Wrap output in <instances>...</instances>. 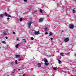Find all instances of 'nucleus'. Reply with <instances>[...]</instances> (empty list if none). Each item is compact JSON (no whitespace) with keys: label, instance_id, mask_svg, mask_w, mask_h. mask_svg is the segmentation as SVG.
Segmentation results:
<instances>
[{"label":"nucleus","instance_id":"obj_1","mask_svg":"<svg viewBox=\"0 0 76 76\" xmlns=\"http://www.w3.org/2000/svg\"><path fill=\"white\" fill-rule=\"evenodd\" d=\"M44 62H45V64L46 66H48L49 64H48V60L47 59H46L44 60Z\"/></svg>","mask_w":76,"mask_h":76},{"label":"nucleus","instance_id":"obj_2","mask_svg":"<svg viewBox=\"0 0 76 76\" xmlns=\"http://www.w3.org/2000/svg\"><path fill=\"white\" fill-rule=\"evenodd\" d=\"M69 28L70 29H73V28H74V26L72 24H69Z\"/></svg>","mask_w":76,"mask_h":76},{"label":"nucleus","instance_id":"obj_3","mask_svg":"<svg viewBox=\"0 0 76 76\" xmlns=\"http://www.w3.org/2000/svg\"><path fill=\"white\" fill-rule=\"evenodd\" d=\"M28 28H31V24H32V22H30L28 23Z\"/></svg>","mask_w":76,"mask_h":76},{"label":"nucleus","instance_id":"obj_4","mask_svg":"<svg viewBox=\"0 0 76 76\" xmlns=\"http://www.w3.org/2000/svg\"><path fill=\"white\" fill-rule=\"evenodd\" d=\"M39 31H35L34 32V34H35V35H39Z\"/></svg>","mask_w":76,"mask_h":76},{"label":"nucleus","instance_id":"obj_5","mask_svg":"<svg viewBox=\"0 0 76 76\" xmlns=\"http://www.w3.org/2000/svg\"><path fill=\"white\" fill-rule=\"evenodd\" d=\"M64 41L65 42H68L69 41V38H66L64 39Z\"/></svg>","mask_w":76,"mask_h":76},{"label":"nucleus","instance_id":"obj_6","mask_svg":"<svg viewBox=\"0 0 76 76\" xmlns=\"http://www.w3.org/2000/svg\"><path fill=\"white\" fill-rule=\"evenodd\" d=\"M4 16H7L8 17H10V18H11V16L7 15V13L6 12H5L4 13Z\"/></svg>","mask_w":76,"mask_h":76},{"label":"nucleus","instance_id":"obj_7","mask_svg":"<svg viewBox=\"0 0 76 76\" xmlns=\"http://www.w3.org/2000/svg\"><path fill=\"white\" fill-rule=\"evenodd\" d=\"M44 20V18H41L39 20V22H42L43 20Z\"/></svg>","mask_w":76,"mask_h":76},{"label":"nucleus","instance_id":"obj_8","mask_svg":"<svg viewBox=\"0 0 76 76\" xmlns=\"http://www.w3.org/2000/svg\"><path fill=\"white\" fill-rule=\"evenodd\" d=\"M22 41L23 42H24V43H26V41L25 39H23L22 40Z\"/></svg>","mask_w":76,"mask_h":76},{"label":"nucleus","instance_id":"obj_9","mask_svg":"<svg viewBox=\"0 0 76 76\" xmlns=\"http://www.w3.org/2000/svg\"><path fill=\"white\" fill-rule=\"evenodd\" d=\"M72 12H73V13H75L76 12V10H74V9H73Z\"/></svg>","mask_w":76,"mask_h":76},{"label":"nucleus","instance_id":"obj_10","mask_svg":"<svg viewBox=\"0 0 76 76\" xmlns=\"http://www.w3.org/2000/svg\"><path fill=\"white\" fill-rule=\"evenodd\" d=\"M11 64L12 66H13V65L15 64V62L14 61L12 62L11 63Z\"/></svg>","mask_w":76,"mask_h":76},{"label":"nucleus","instance_id":"obj_11","mask_svg":"<svg viewBox=\"0 0 76 76\" xmlns=\"http://www.w3.org/2000/svg\"><path fill=\"white\" fill-rule=\"evenodd\" d=\"M58 69V68H57V67H55L53 68V70H56Z\"/></svg>","mask_w":76,"mask_h":76},{"label":"nucleus","instance_id":"obj_12","mask_svg":"<svg viewBox=\"0 0 76 76\" xmlns=\"http://www.w3.org/2000/svg\"><path fill=\"white\" fill-rule=\"evenodd\" d=\"M0 16L1 17V18H4V15L2 14H1L0 15Z\"/></svg>","mask_w":76,"mask_h":76},{"label":"nucleus","instance_id":"obj_13","mask_svg":"<svg viewBox=\"0 0 76 76\" xmlns=\"http://www.w3.org/2000/svg\"><path fill=\"white\" fill-rule=\"evenodd\" d=\"M52 35H53V33L51 32H50L49 36L51 37V36H52Z\"/></svg>","mask_w":76,"mask_h":76},{"label":"nucleus","instance_id":"obj_14","mask_svg":"<svg viewBox=\"0 0 76 76\" xmlns=\"http://www.w3.org/2000/svg\"><path fill=\"white\" fill-rule=\"evenodd\" d=\"M15 56L16 58H19V57H20V55H16Z\"/></svg>","mask_w":76,"mask_h":76},{"label":"nucleus","instance_id":"obj_15","mask_svg":"<svg viewBox=\"0 0 76 76\" xmlns=\"http://www.w3.org/2000/svg\"><path fill=\"white\" fill-rule=\"evenodd\" d=\"M19 44H18L17 45H16L15 47L17 48H18V46H19Z\"/></svg>","mask_w":76,"mask_h":76},{"label":"nucleus","instance_id":"obj_16","mask_svg":"<svg viewBox=\"0 0 76 76\" xmlns=\"http://www.w3.org/2000/svg\"><path fill=\"white\" fill-rule=\"evenodd\" d=\"M7 35V33H5V32H4L3 33V35Z\"/></svg>","mask_w":76,"mask_h":76},{"label":"nucleus","instance_id":"obj_17","mask_svg":"<svg viewBox=\"0 0 76 76\" xmlns=\"http://www.w3.org/2000/svg\"><path fill=\"white\" fill-rule=\"evenodd\" d=\"M37 65L38 66V67H40L41 66V63H39Z\"/></svg>","mask_w":76,"mask_h":76},{"label":"nucleus","instance_id":"obj_18","mask_svg":"<svg viewBox=\"0 0 76 76\" xmlns=\"http://www.w3.org/2000/svg\"><path fill=\"white\" fill-rule=\"evenodd\" d=\"M15 64H18V61H17V60L15 61Z\"/></svg>","mask_w":76,"mask_h":76},{"label":"nucleus","instance_id":"obj_19","mask_svg":"<svg viewBox=\"0 0 76 76\" xmlns=\"http://www.w3.org/2000/svg\"><path fill=\"white\" fill-rule=\"evenodd\" d=\"M58 61L59 64H61V62L60 61V60H58Z\"/></svg>","mask_w":76,"mask_h":76},{"label":"nucleus","instance_id":"obj_20","mask_svg":"<svg viewBox=\"0 0 76 76\" xmlns=\"http://www.w3.org/2000/svg\"><path fill=\"white\" fill-rule=\"evenodd\" d=\"M2 43L3 44H6V42L5 41L2 42Z\"/></svg>","mask_w":76,"mask_h":76},{"label":"nucleus","instance_id":"obj_21","mask_svg":"<svg viewBox=\"0 0 76 76\" xmlns=\"http://www.w3.org/2000/svg\"><path fill=\"white\" fill-rule=\"evenodd\" d=\"M60 55L61 56H63V53H60Z\"/></svg>","mask_w":76,"mask_h":76},{"label":"nucleus","instance_id":"obj_22","mask_svg":"<svg viewBox=\"0 0 76 76\" xmlns=\"http://www.w3.org/2000/svg\"><path fill=\"white\" fill-rule=\"evenodd\" d=\"M45 31H47V29H48V28H47V27H46L45 28Z\"/></svg>","mask_w":76,"mask_h":76},{"label":"nucleus","instance_id":"obj_23","mask_svg":"<svg viewBox=\"0 0 76 76\" xmlns=\"http://www.w3.org/2000/svg\"><path fill=\"white\" fill-rule=\"evenodd\" d=\"M40 12L42 13V9H41L40 10Z\"/></svg>","mask_w":76,"mask_h":76},{"label":"nucleus","instance_id":"obj_24","mask_svg":"<svg viewBox=\"0 0 76 76\" xmlns=\"http://www.w3.org/2000/svg\"><path fill=\"white\" fill-rule=\"evenodd\" d=\"M34 38L33 37H31V40H34Z\"/></svg>","mask_w":76,"mask_h":76},{"label":"nucleus","instance_id":"obj_25","mask_svg":"<svg viewBox=\"0 0 76 76\" xmlns=\"http://www.w3.org/2000/svg\"><path fill=\"white\" fill-rule=\"evenodd\" d=\"M15 69H14V70L13 71V72H12V73H15Z\"/></svg>","mask_w":76,"mask_h":76},{"label":"nucleus","instance_id":"obj_26","mask_svg":"<svg viewBox=\"0 0 76 76\" xmlns=\"http://www.w3.org/2000/svg\"><path fill=\"white\" fill-rule=\"evenodd\" d=\"M23 1H24L25 2H27V0H23Z\"/></svg>","mask_w":76,"mask_h":76},{"label":"nucleus","instance_id":"obj_27","mask_svg":"<svg viewBox=\"0 0 76 76\" xmlns=\"http://www.w3.org/2000/svg\"><path fill=\"white\" fill-rule=\"evenodd\" d=\"M20 21H22V18H20Z\"/></svg>","mask_w":76,"mask_h":76},{"label":"nucleus","instance_id":"obj_28","mask_svg":"<svg viewBox=\"0 0 76 76\" xmlns=\"http://www.w3.org/2000/svg\"><path fill=\"white\" fill-rule=\"evenodd\" d=\"M45 34H47V35H48V33L47 32L45 33Z\"/></svg>","mask_w":76,"mask_h":76},{"label":"nucleus","instance_id":"obj_29","mask_svg":"<svg viewBox=\"0 0 76 76\" xmlns=\"http://www.w3.org/2000/svg\"><path fill=\"white\" fill-rule=\"evenodd\" d=\"M7 20H9V19H10V18H7Z\"/></svg>","mask_w":76,"mask_h":76},{"label":"nucleus","instance_id":"obj_30","mask_svg":"<svg viewBox=\"0 0 76 76\" xmlns=\"http://www.w3.org/2000/svg\"><path fill=\"white\" fill-rule=\"evenodd\" d=\"M50 39L51 40H52V39H53V38H52V37H51V38H50Z\"/></svg>","mask_w":76,"mask_h":76},{"label":"nucleus","instance_id":"obj_31","mask_svg":"<svg viewBox=\"0 0 76 76\" xmlns=\"http://www.w3.org/2000/svg\"><path fill=\"white\" fill-rule=\"evenodd\" d=\"M13 34H15V32L14 31L13 32Z\"/></svg>","mask_w":76,"mask_h":76},{"label":"nucleus","instance_id":"obj_32","mask_svg":"<svg viewBox=\"0 0 76 76\" xmlns=\"http://www.w3.org/2000/svg\"><path fill=\"white\" fill-rule=\"evenodd\" d=\"M5 38H6V39H8V37H5Z\"/></svg>","mask_w":76,"mask_h":76},{"label":"nucleus","instance_id":"obj_33","mask_svg":"<svg viewBox=\"0 0 76 76\" xmlns=\"http://www.w3.org/2000/svg\"><path fill=\"white\" fill-rule=\"evenodd\" d=\"M18 61H20V60H21V59H20H20H18Z\"/></svg>","mask_w":76,"mask_h":76},{"label":"nucleus","instance_id":"obj_34","mask_svg":"<svg viewBox=\"0 0 76 76\" xmlns=\"http://www.w3.org/2000/svg\"><path fill=\"white\" fill-rule=\"evenodd\" d=\"M29 10H31V8H29L28 9Z\"/></svg>","mask_w":76,"mask_h":76},{"label":"nucleus","instance_id":"obj_35","mask_svg":"<svg viewBox=\"0 0 76 76\" xmlns=\"http://www.w3.org/2000/svg\"><path fill=\"white\" fill-rule=\"evenodd\" d=\"M17 40H19V38H17Z\"/></svg>","mask_w":76,"mask_h":76},{"label":"nucleus","instance_id":"obj_36","mask_svg":"<svg viewBox=\"0 0 76 76\" xmlns=\"http://www.w3.org/2000/svg\"><path fill=\"white\" fill-rule=\"evenodd\" d=\"M62 32H64V31H63V30H62Z\"/></svg>","mask_w":76,"mask_h":76},{"label":"nucleus","instance_id":"obj_37","mask_svg":"<svg viewBox=\"0 0 76 76\" xmlns=\"http://www.w3.org/2000/svg\"><path fill=\"white\" fill-rule=\"evenodd\" d=\"M18 70H19H19H20V69H18Z\"/></svg>","mask_w":76,"mask_h":76},{"label":"nucleus","instance_id":"obj_38","mask_svg":"<svg viewBox=\"0 0 76 76\" xmlns=\"http://www.w3.org/2000/svg\"><path fill=\"white\" fill-rule=\"evenodd\" d=\"M75 56H76V54H75Z\"/></svg>","mask_w":76,"mask_h":76},{"label":"nucleus","instance_id":"obj_39","mask_svg":"<svg viewBox=\"0 0 76 76\" xmlns=\"http://www.w3.org/2000/svg\"><path fill=\"white\" fill-rule=\"evenodd\" d=\"M23 76H25V75H23Z\"/></svg>","mask_w":76,"mask_h":76},{"label":"nucleus","instance_id":"obj_40","mask_svg":"<svg viewBox=\"0 0 76 76\" xmlns=\"http://www.w3.org/2000/svg\"><path fill=\"white\" fill-rule=\"evenodd\" d=\"M1 48V47L0 46V49Z\"/></svg>","mask_w":76,"mask_h":76},{"label":"nucleus","instance_id":"obj_41","mask_svg":"<svg viewBox=\"0 0 76 76\" xmlns=\"http://www.w3.org/2000/svg\"><path fill=\"white\" fill-rule=\"evenodd\" d=\"M47 16H48V15H47Z\"/></svg>","mask_w":76,"mask_h":76},{"label":"nucleus","instance_id":"obj_42","mask_svg":"<svg viewBox=\"0 0 76 76\" xmlns=\"http://www.w3.org/2000/svg\"><path fill=\"white\" fill-rule=\"evenodd\" d=\"M54 27H56V26H54Z\"/></svg>","mask_w":76,"mask_h":76}]
</instances>
